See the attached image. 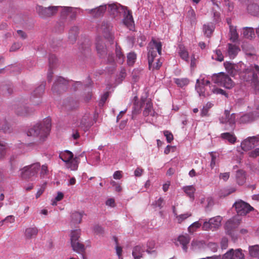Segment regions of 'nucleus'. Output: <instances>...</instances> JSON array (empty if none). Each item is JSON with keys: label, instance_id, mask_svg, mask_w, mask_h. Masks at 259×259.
<instances>
[{"label": "nucleus", "instance_id": "8fccbe9b", "mask_svg": "<svg viewBox=\"0 0 259 259\" xmlns=\"http://www.w3.org/2000/svg\"><path fill=\"white\" fill-rule=\"evenodd\" d=\"M230 39L233 41H235L237 40L238 38V34L237 32L236 29L233 26H230Z\"/></svg>", "mask_w": 259, "mask_h": 259}, {"label": "nucleus", "instance_id": "774afa93", "mask_svg": "<svg viewBox=\"0 0 259 259\" xmlns=\"http://www.w3.org/2000/svg\"><path fill=\"white\" fill-rule=\"evenodd\" d=\"M232 251H233V249H230L222 257L221 256V259H232Z\"/></svg>", "mask_w": 259, "mask_h": 259}, {"label": "nucleus", "instance_id": "5701e85b", "mask_svg": "<svg viewBox=\"0 0 259 259\" xmlns=\"http://www.w3.org/2000/svg\"><path fill=\"white\" fill-rule=\"evenodd\" d=\"M239 1L241 3H246V2L250 3V4L247 6V10L252 15L257 16L259 14V6L255 3H252V0Z\"/></svg>", "mask_w": 259, "mask_h": 259}, {"label": "nucleus", "instance_id": "bf43d9fd", "mask_svg": "<svg viewBox=\"0 0 259 259\" xmlns=\"http://www.w3.org/2000/svg\"><path fill=\"white\" fill-rule=\"evenodd\" d=\"M15 222V217L13 215H10L7 217L5 219L0 222V225H3L4 223H13Z\"/></svg>", "mask_w": 259, "mask_h": 259}, {"label": "nucleus", "instance_id": "2eb2a0df", "mask_svg": "<svg viewBox=\"0 0 259 259\" xmlns=\"http://www.w3.org/2000/svg\"><path fill=\"white\" fill-rule=\"evenodd\" d=\"M93 124L94 122L91 115L88 113L82 117L79 122L77 123V125L86 132L90 128Z\"/></svg>", "mask_w": 259, "mask_h": 259}, {"label": "nucleus", "instance_id": "09e8293b", "mask_svg": "<svg viewBox=\"0 0 259 259\" xmlns=\"http://www.w3.org/2000/svg\"><path fill=\"white\" fill-rule=\"evenodd\" d=\"M236 178L238 184L243 185L245 181L244 172L243 170H238L236 174Z\"/></svg>", "mask_w": 259, "mask_h": 259}, {"label": "nucleus", "instance_id": "680f3d73", "mask_svg": "<svg viewBox=\"0 0 259 259\" xmlns=\"http://www.w3.org/2000/svg\"><path fill=\"white\" fill-rule=\"evenodd\" d=\"M162 63L158 59H154L152 65L151 66H149L150 69H158L161 66Z\"/></svg>", "mask_w": 259, "mask_h": 259}, {"label": "nucleus", "instance_id": "69168bd1", "mask_svg": "<svg viewBox=\"0 0 259 259\" xmlns=\"http://www.w3.org/2000/svg\"><path fill=\"white\" fill-rule=\"evenodd\" d=\"M164 135L166 137L167 142L168 143H170L174 139L172 134L168 131L164 132Z\"/></svg>", "mask_w": 259, "mask_h": 259}, {"label": "nucleus", "instance_id": "4c0bfd02", "mask_svg": "<svg viewBox=\"0 0 259 259\" xmlns=\"http://www.w3.org/2000/svg\"><path fill=\"white\" fill-rule=\"evenodd\" d=\"M249 254L251 257L259 258V245H254L249 247Z\"/></svg>", "mask_w": 259, "mask_h": 259}, {"label": "nucleus", "instance_id": "ea45409f", "mask_svg": "<svg viewBox=\"0 0 259 259\" xmlns=\"http://www.w3.org/2000/svg\"><path fill=\"white\" fill-rule=\"evenodd\" d=\"M221 137L228 140L230 143L233 144L236 142V138L233 134L230 133H224L221 135Z\"/></svg>", "mask_w": 259, "mask_h": 259}, {"label": "nucleus", "instance_id": "3c124183", "mask_svg": "<svg viewBox=\"0 0 259 259\" xmlns=\"http://www.w3.org/2000/svg\"><path fill=\"white\" fill-rule=\"evenodd\" d=\"M244 255L242 252V250L238 249L232 251V259H244Z\"/></svg>", "mask_w": 259, "mask_h": 259}, {"label": "nucleus", "instance_id": "4468645a", "mask_svg": "<svg viewBox=\"0 0 259 259\" xmlns=\"http://www.w3.org/2000/svg\"><path fill=\"white\" fill-rule=\"evenodd\" d=\"M68 83V81L65 78L60 76L57 77L52 88V92L59 94L65 91L67 88Z\"/></svg>", "mask_w": 259, "mask_h": 259}, {"label": "nucleus", "instance_id": "c9c22d12", "mask_svg": "<svg viewBox=\"0 0 259 259\" xmlns=\"http://www.w3.org/2000/svg\"><path fill=\"white\" fill-rule=\"evenodd\" d=\"M225 74L223 72L218 74H214L211 76L212 81L218 84L221 85Z\"/></svg>", "mask_w": 259, "mask_h": 259}, {"label": "nucleus", "instance_id": "f3484780", "mask_svg": "<svg viewBox=\"0 0 259 259\" xmlns=\"http://www.w3.org/2000/svg\"><path fill=\"white\" fill-rule=\"evenodd\" d=\"M107 10V5H102L94 9H85V11L92 17L98 18L103 17Z\"/></svg>", "mask_w": 259, "mask_h": 259}, {"label": "nucleus", "instance_id": "4d7b16f0", "mask_svg": "<svg viewBox=\"0 0 259 259\" xmlns=\"http://www.w3.org/2000/svg\"><path fill=\"white\" fill-rule=\"evenodd\" d=\"M6 143L0 142V159L3 158L7 152Z\"/></svg>", "mask_w": 259, "mask_h": 259}, {"label": "nucleus", "instance_id": "13d9d810", "mask_svg": "<svg viewBox=\"0 0 259 259\" xmlns=\"http://www.w3.org/2000/svg\"><path fill=\"white\" fill-rule=\"evenodd\" d=\"M209 154L211 156L210 166L211 169H213L215 165L216 159L218 157V154H217L215 152H210Z\"/></svg>", "mask_w": 259, "mask_h": 259}, {"label": "nucleus", "instance_id": "aec40b11", "mask_svg": "<svg viewBox=\"0 0 259 259\" xmlns=\"http://www.w3.org/2000/svg\"><path fill=\"white\" fill-rule=\"evenodd\" d=\"M258 117L259 113L254 111L241 116L239 119V122L240 123H249L256 120Z\"/></svg>", "mask_w": 259, "mask_h": 259}, {"label": "nucleus", "instance_id": "a211bd4d", "mask_svg": "<svg viewBox=\"0 0 259 259\" xmlns=\"http://www.w3.org/2000/svg\"><path fill=\"white\" fill-rule=\"evenodd\" d=\"M112 26L108 22H103L101 27L100 30L103 33L104 36L108 39L109 41H112L114 39V36L112 32Z\"/></svg>", "mask_w": 259, "mask_h": 259}, {"label": "nucleus", "instance_id": "37998d69", "mask_svg": "<svg viewBox=\"0 0 259 259\" xmlns=\"http://www.w3.org/2000/svg\"><path fill=\"white\" fill-rule=\"evenodd\" d=\"M174 82L178 87L183 88L189 84V80L187 78H175Z\"/></svg>", "mask_w": 259, "mask_h": 259}, {"label": "nucleus", "instance_id": "4be33fe9", "mask_svg": "<svg viewBox=\"0 0 259 259\" xmlns=\"http://www.w3.org/2000/svg\"><path fill=\"white\" fill-rule=\"evenodd\" d=\"M124 13V19L123 22L124 24L130 29L132 30L134 28V22L131 12L127 10V8L125 10Z\"/></svg>", "mask_w": 259, "mask_h": 259}, {"label": "nucleus", "instance_id": "338daca9", "mask_svg": "<svg viewBox=\"0 0 259 259\" xmlns=\"http://www.w3.org/2000/svg\"><path fill=\"white\" fill-rule=\"evenodd\" d=\"M109 95L108 92H106L104 93L103 96L101 97V100L99 103V105L100 107H102L104 106L108 97Z\"/></svg>", "mask_w": 259, "mask_h": 259}, {"label": "nucleus", "instance_id": "58836bf2", "mask_svg": "<svg viewBox=\"0 0 259 259\" xmlns=\"http://www.w3.org/2000/svg\"><path fill=\"white\" fill-rule=\"evenodd\" d=\"M115 53L117 62L119 64H122L124 62V57L121 51L120 48L117 45H116Z\"/></svg>", "mask_w": 259, "mask_h": 259}, {"label": "nucleus", "instance_id": "c85d7f7f", "mask_svg": "<svg viewBox=\"0 0 259 259\" xmlns=\"http://www.w3.org/2000/svg\"><path fill=\"white\" fill-rule=\"evenodd\" d=\"M78 30V27L76 26L72 27L69 30L68 38L71 43H74L76 41Z\"/></svg>", "mask_w": 259, "mask_h": 259}, {"label": "nucleus", "instance_id": "a878e982", "mask_svg": "<svg viewBox=\"0 0 259 259\" xmlns=\"http://www.w3.org/2000/svg\"><path fill=\"white\" fill-rule=\"evenodd\" d=\"M145 36L144 35H143L141 32H139L137 34L136 37L135 36L129 38V40L133 45H134L135 44L136 41H137V44L141 47L143 46V42L145 41Z\"/></svg>", "mask_w": 259, "mask_h": 259}, {"label": "nucleus", "instance_id": "a19ab883", "mask_svg": "<svg viewBox=\"0 0 259 259\" xmlns=\"http://www.w3.org/2000/svg\"><path fill=\"white\" fill-rule=\"evenodd\" d=\"M0 131H2L4 133L10 132V128L8 122L6 119L0 120Z\"/></svg>", "mask_w": 259, "mask_h": 259}, {"label": "nucleus", "instance_id": "c03bdc74", "mask_svg": "<svg viewBox=\"0 0 259 259\" xmlns=\"http://www.w3.org/2000/svg\"><path fill=\"white\" fill-rule=\"evenodd\" d=\"M191 246L193 249H201L204 247L205 243L203 240H193Z\"/></svg>", "mask_w": 259, "mask_h": 259}, {"label": "nucleus", "instance_id": "bb28decb", "mask_svg": "<svg viewBox=\"0 0 259 259\" xmlns=\"http://www.w3.org/2000/svg\"><path fill=\"white\" fill-rule=\"evenodd\" d=\"M145 249L143 245H137L134 247L132 255L134 259H140L142 257L143 253L144 252Z\"/></svg>", "mask_w": 259, "mask_h": 259}, {"label": "nucleus", "instance_id": "e433bc0d", "mask_svg": "<svg viewBox=\"0 0 259 259\" xmlns=\"http://www.w3.org/2000/svg\"><path fill=\"white\" fill-rule=\"evenodd\" d=\"M233 81L231 78L227 75H225L224 78L223 80L221 85L227 89H231L233 87Z\"/></svg>", "mask_w": 259, "mask_h": 259}, {"label": "nucleus", "instance_id": "e2e57ef3", "mask_svg": "<svg viewBox=\"0 0 259 259\" xmlns=\"http://www.w3.org/2000/svg\"><path fill=\"white\" fill-rule=\"evenodd\" d=\"M57 59L54 55H50L49 58V62L50 68H53L56 63Z\"/></svg>", "mask_w": 259, "mask_h": 259}, {"label": "nucleus", "instance_id": "473e14b6", "mask_svg": "<svg viewBox=\"0 0 259 259\" xmlns=\"http://www.w3.org/2000/svg\"><path fill=\"white\" fill-rule=\"evenodd\" d=\"M228 53L230 58H234L237 54L239 49L235 45L229 44L228 45Z\"/></svg>", "mask_w": 259, "mask_h": 259}, {"label": "nucleus", "instance_id": "9b49d317", "mask_svg": "<svg viewBox=\"0 0 259 259\" xmlns=\"http://www.w3.org/2000/svg\"><path fill=\"white\" fill-rule=\"evenodd\" d=\"M61 12V18L65 21L67 17L72 20L76 18L77 12H83V10L78 8L63 7Z\"/></svg>", "mask_w": 259, "mask_h": 259}, {"label": "nucleus", "instance_id": "6e6552de", "mask_svg": "<svg viewBox=\"0 0 259 259\" xmlns=\"http://www.w3.org/2000/svg\"><path fill=\"white\" fill-rule=\"evenodd\" d=\"M80 234V230L72 231L71 234L70 240L73 250L78 253H82L85 251V247L79 240Z\"/></svg>", "mask_w": 259, "mask_h": 259}, {"label": "nucleus", "instance_id": "c756f323", "mask_svg": "<svg viewBox=\"0 0 259 259\" xmlns=\"http://www.w3.org/2000/svg\"><path fill=\"white\" fill-rule=\"evenodd\" d=\"M38 229L36 227H30L27 228L24 232V236L26 239H31L36 236Z\"/></svg>", "mask_w": 259, "mask_h": 259}, {"label": "nucleus", "instance_id": "39448f33", "mask_svg": "<svg viewBox=\"0 0 259 259\" xmlns=\"http://www.w3.org/2000/svg\"><path fill=\"white\" fill-rule=\"evenodd\" d=\"M148 50V64L149 66H151L154 60L157 57V53H158L159 55L161 54V42L153 38L149 44Z\"/></svg>", "mask_w": 259, "mask_h": 259}, {"label": "nucleus", "instance_id": "f257e3e1", "mask_svg": "<svg viewBox=\"0 0 259 259\" xmlns=\"http://www.w3.org/2000/svg\"><path fill=\"white\" fill-rule=\"evenodd\" d=\"M228 73L232 76L238 75L244 81L250 82L255 86V89L259 90L258 85V78L257 75L253 71V66H250L247 67L246 65L241 62L237 64H234L229 62L224 63Z\"/></svg>", "mask_w": 259, "mask_h": 259}, {"label": "nucleus", "instance_id": "6ab92c4d", "mask_svg": "<svg viewBox=\"0 0 259 259\" xmlns=\"http://www.w3.org/2000/svg\"><path fill=\"white\" fill-rule=\"evenodd\" d=\"M107 5L109 13L114 17L117 16L119 13L125 12L126 9L118 3L108 4Z\"/></svg>", "mask_w": 259, "mask_h": 259}, {"label": "nucleus", "instance_id": "864d4df0", "mask_svg": "<svg viewBox=\"0 0 259 259\" xmlns=\"http://www.w3.org/2000/svg\"><path fill=\"white\" fill-rule=\"evenodd\" d=\"M49 172L47 164L40 166L39 176L41 178H44L48 175Z\"/></svg>", "mask_w": 259, "mask_h": 259}, {"label": "nucleus", "instance_id": "f704fd0d", "mask_svg": "<svg viewBox=\"0 0 259 259\" xmlns=\"http://www.w3.org/2000/svg\"><path fill=\"white\" fill-rule=\"evenodd\" d=\"M243 36L247 39H252L255 36L254 29L251 27L244 28L243 31Z\"/></svg>", "mask_w": 259, "mask_h": 259}, {"label": "nucleus", "instance_id": "f8f14e48", "mask_svg": "<svg viewBox=\"0 0 259 259\" xmlns=\"http://www.w3.org/2000/svg\"><path fill=\"white\" fill-rule=\"evenodd\" d=\"M45 88V83L42 82L32 93L30 100L33 105H38L41 103V97L44 93Z\"/></svg>", "mask_w": 259, "mask_h": 259}, {"label": "nucleus", "instance_id": "423d86ee", "mask_svg": "<svg viewBox=\"0 0 259 259\" xmlns=\"http://www.w3.org/2000/svg\"><path fill=\"white\" fill-rule=\"evenodd\" d=\"M96 48L99 57L102 58H105L107 55L106 62L109 64H113L114 62V58L112 54H108L107 50L105 47L103 40L101 37H98L96 40Z\"/></svg>", "mask_w": 259, "mask_h": 259}, {"label": "nucleus", "instance_id": "79ce46f5", "mask_svg": "<svg viewBox=\"0 0 259 259\" xmlns=\"http://www.w3.org/2000/svg\"><path fill=\"white\" fill-rule=\"evenodd\" d=\"M184 192L189 196L192 200L194 199V192L195 189L192 185L187 186L183 187Z\"/></svg>", "mask_w": 259, "mask_h": 259}, {"label": "nucleus", "instance_id": "20e7f679", "mask_svg": "<svg viewBox=\"0 0 259 259\" xmlns=\"http://www.w3.org/2000/svg\"><path fill=\"white\" fill-rule=\"evenodd\" d=\"M59 158L65 163L67 168L71 170H76L79 162L78 157H73V154L69 150H65L59 154Z\"/></svg>", "mask_w": 259, "mask_h": 259}, {"label": "nucleus", "instance_id": "0e129e2a", "mask_svg": "<svg viewBox=\"0 0 259 259\" xmlns=\"http://www.w3.org/2000/svg\"><path fill=\"white\" fill-rule=\"evenodd\" d=\"M191 215V213H186L184 214H182L179 215L177 216V219L178 222L179 223H181L184 220L188 218V217Z\"/></svg>", "mask_w": 259, "mask_h": 259}, {"label": "nucleus", "instance_id": "603ef678", "mask_svg": "<svg viewBox=\"0 0 259 259\" xmlns=\"http://www.w3.org/2000/svg\"><path fill=\"white\" fill-rule=\"evenodd\" d=\"M137 55L134 52H130L127 56V63L128 65H133L136 61Z\"/></svg>", "mask_w": 259, "mask_h": 259}, {"label": "nucleus", "instance_id": "49530a36", "mask_svg": "<svg viewBox=\"0 0 259 259\" xmlns=\"http://www.w3.org/2000/svg\"><path fill=\"white\" fill-rule=\"evenodd\" d=\"M213 106L211 102H207L201 110L200 115L202 117L208 116V111Z\"/></svg>", "mask_w": 259, "mask_h": 259}, {"label": "nucleus", "instance_id": "0eeeda50", "mask_svg": "<svg viewBox=\"0 0 259 259\" xmlns=\"http://www.w3.org/2000/svg\"><path fill=\"white\" fill-rule=\"evenodd\" d=\"M236 116V114H230V111L226 110L224 115L220 117L219 121L221 123L225 124V130L233 131L235 127Z\"/></svg>", "mask_w": 259, "mask_h": 259}, {"label": "nucleus", "instance_id": "7c9ffc66", "mask_svg": "<svg viewBox=\"0 0 259 259\" xmlns=\"http://www.w3.org/2000/svg\"><path fill=\"white\" fill-rule=\"evenodd\" d=\"M155 112L153 109V105L151 101H148L146 103V107L143 111V115L145 116L151 115L155 116Z\"/></svg>", "mask_w": 259, "mask_h": 259}, {"label": "nucleus", "instance_id": "9d476101", "mask_svg": "<svg viewBox=\"0 0 259 259\" xmlns=\"http://www.w3.org/2000/svg\"><path fill=\"white\" fill-rule=\"evenodd\" d=\"M60 7V6L44 7L40 5H37L36 6V11L40 17L46 18L55 15Z\"/></svg>", "mask_w": 259, "mask_h": 259}, {"label": "nucleus", "instance_id": "de8ad7c7", "mask_svg": "<svg viewBox=\"0 0 259 259\" xmlns=\"http://www.w3.org/2000/svg\"><path fill=\"white\" fill-rule=\"evenodd\" d=\"M201 220H202V219H200L198 221L195 222L188 227V230L190 233H193L198 228L200 227L201 223H200V221Z\"/></svg>", "mask_w": 259, "mask_h": 259}, {"label": "nucleus", "instance_id": "5fc2aeb1", "mask_svg": "<svg viewBox=\"0 0 259 259\" xmlns=\"http://www.w3.org/2000/svg\"><path fill=\"white\" fill-rule=\"evenodd\" d=\"M212 59L221 62L224 60V56L220 50H216L212 56Z\"/></svg>", "mask_w": 259, "mask_h": 259}, {"label": "nucleus", "instance_id": "412c9836", "mask_svg": "<svg viewBox=\"0 0 259 259\" xmlns=\"http://www.w3.org/2000/svg\"><path fill=\"white\" fill-rule=\"evenodd\" d=\"M240 224V219L238 217L230 219L225 225L226 231L230 235L232 234V230L236 228Z\"/></svg>", "mask_w": 259, "mask_h": 259}, {"label": "nucleus", "instance_id": "052dcab7", "mask_svg": "<svg viewBox=\"0 0 259 259\" xmlns=\"http://www.w3.org/2000/svg\"><path fill=\"white\" fill-rule=\"evenodd\" d=\"M188 17L190 19L191 22H194L196 19V14L194 10L190 7L188 11Z\"/></svg>", "mask_w": 259, "mask_h": 259}, {"label": "nucleus", "instance_id": "ddd939ff", "mask_svg": "<svg viewBox=\"0 0 259 259\" xmlns=\"http://www.w3.org/2000/svg\"><path fill=\"white\" fill-rule=\"evenodd\" d=\"M234 206L235 207L236 211L239 215H246L253 209V208L249 204L241 200L236 201L234 203Z\"/></svg>", "mask_w": 259, "mask_h": 259}, {"label": "nucleus", "instance_id": "72a5a7b5", "mask_svg": "<svg viewBox=\"0 0 259 259\" xmlns=\"http://www.w3.org/2000/svg\"><path fill=\"white\" fill-rule=\"evenodd\" d=\"M179 54L181 58L186 62L189 61V54L185 47L183 45L179 46Z\"/></svg>", "mask_w": 259, "mask_h": 259}, {"label": "nucleus", "instance_id": "dca6fc26", "mask_svg": "<svg viewBox=\"0 0 259 259\" xmlns=\"http://www.w3.org/2000/svg\"><path fill=\"white\" fill-rule=\"evenodd\" d=\"M259 142V136L247 138L241 143L242 149L244 151H248L254 148Z\"/></svg>", "mask_w": 259, "mask_h": 259}, {"label": "nucleus", "instance_id": "393cba45", "mask_svg": "<svg viewBox=\"0 0 259 259\" xmlns=\"http://www.w3.org/2000/svg\"><path fill=\"white\" fill-rule=\"evenodd\" d=\"M190 240V237L187 234L181 235L178 238V241L182 246V249L185 252H187L188 249L187 245Z\"/></svg>", "mask_w": 259, "mask_h": 259}, {"label": "nucleus", "instance_id": "1a4fd4ad", "mask_svg": "<svg viewBox=\"0 0 259 259\" xmlns=\"http://www.w3.org/2000/svg\"><path fill=\"white\" fill-rule=\"evenodd\" d=\"M222 218L221 216H216L206 220L202 225V230L204 231H216L221 226Z\"/></svg>", "mask_w": 259, "mask_h": 259}, {"label": "nucleus", "instance_id": "6e6d98bb", "mask_svg": "<svg viewBox=\"0 0 259 259\" xmlns=\"http://www.w3.org/2000/svg\"><path fill=\"white\" fill-rule=\"evenodd\" d=\"M213 30L212 25L204 24L203 25V32L207 36H209Z\"/></svg>", "mask_w": 259, "mask_h": 259}, {"label": "nucleus", "instance_id": "b1692460", "mask_svg": "<svg viewBox=\"0 0 259 259\" xmlns=\"http://www.w3.org/2000/svg\"><path fill=\"white\" fill-rule=\"evenodd\" d=\"M83 213L78 211H73L70 214V225L71 226H75L81 223Z\"/></svg>", "mask_w": 259, "mask_h": 259}, {"label": "nucleus", "instance_id": "2f4dec72", "mask_svg": "<svg viewBox=\"0 0 259 259\" xmlns=\"http://www.w3.org/2000/svg\"><path fill=\"white\" fill-rule=\"evenodd\" d=\"M206 85L200 84V80H197L195 85V89L197 92L199 94L200 97H206L208 96L209 94H206L205 93V87Z\"/></svg>", "mask_w": 259, "mask_h": 259}, {"label": "nucleus", "instance_id": "f03ea898", "mask_svg": "<svg viewBox=\"0 0 259 259\" xmlns=\"http://www.w3.org/2000/svg\"><path fill=\"white\" fill-rule=\"evenodd\" d=\"M51 127V121L50 118L45 119L42 122L36 123L27 130L28 136L38 137L44 141L49 135Z\"/></svg>", "mask_w": 259, "mask_h": 259}, {"label": "nucleus", "instance_id": "a18cd8bd", "mask_svg": "<svg viewBox=\"0 0 259 259\" xmlns=\"http://www.w3.org/2000/svg\"><path fill=\"white\" fill-rule=\"evenodd\" d=\"M155 244L154 241H148L147 244V248L146 250V251L148 254H153L155 256L156 255V251L155 250L153 249L155 247Z\"/></svg>", "mask_w": 259, "mask_h": 259}, {"label": "nucleus", "instance_id": "cd10ccee", "mask_svg": "<svg viewBox=\"0 0 259 259\" xmlns=\"http://www.w3.org/2000/svg\"><path fill=\"white\" fill-rule=\"evenodd\" d=\"M34 111L32 108L27 106L19 107L16 110V113L20 116H27Z\"/></svg>", "mask_w": 259, "mask_h": 259}, {"label": "nucleus", "instance_id": "7ed1b4c3", "mask_svg": "<svg viewBox=\"0 0 259 259\" xmlns=\"http://www.w3.org/2000/svg\"><path fill=\"white\" fill-rule=\"evenodd\" d=\"M40 168L39 162H35L25 166L20 169V177L23 180L34 181L38 177V172Z\"/></svg>", "mask_w": 259, "mask_h": 259}]
</instances>
